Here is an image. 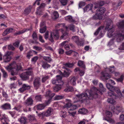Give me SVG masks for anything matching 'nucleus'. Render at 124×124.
Wrapping results in <instances>:
<instances>
[{
	"mask_svg": "<svg viewBox=\"0 0 124 124\" xmlns=\"http://www.w3.org/2000/svg\"><path fill=\"white\" fill-rule=\"evenodd\" d=\"M99 86L100 90L95 87H93L90 90H86L85 93L77 94L76 96L82 103L86 102L87 99L92 100L98 97L99 94L102 95V93L106 91L102 84L100 83Z\"/></svg>",
	"mask_w": 124,
	"mask_h": 124,
	"instance_id": "f257e3e1",
	"label": "nucleus"
},
{
	"mask_svg": "<svg viewBox=\"0 0 124 124\" xmlns=\"http://www.w3.org/2000/svg\"><path fill=\"white\" fill-rule=\"evenodd\" d=\"M112 23V20L110 19H108V21H107L106 26L105 28L106 30L108 31V36L109 38L112 37V39L110 40L108 43V45H110L113 44L115 42V40H116V41L118 42L116 40V37L113 36V35L115 34L116 33H114L111 29V28L109 27V26Z\"/></svg>",
	"mask_w": 124,
	"mask_h": 124,
	"instance_id": "f03ea898",
	"label": "nucleus"
},
{
	"mask_svg": "<svg viewBox=\"0 0 124 124\" xmlns=\"http://www.w3.org/2000/svg\"><path fill=\"white\" fill-rule=\"evenodd\" d=\"M118 27L120 29V31L122 33H117L113 35L114 36L116 37V40L118 42H120L124 39V20H123L119 22Z\"/></svg>",
	"mask_w": 124,
	"mask_h": 124,
	"instance_id": "7ed1b4c3",
	"label": "nucleus"
},
{
	"mask_svg": "<svg viewBox=\"0 0 124 124\" xmlns=\"http://www.w3.org/2000/svg\"><path fill=\"white\" fill-rule=\"evenodd\" d=\"M22 68V66L20 63L17 64L15 61H14L11 62L9 65L6 67V69L10 71V70L13 69H15L17 70H19Z\"/></svg>",
	"mask_w": 124,
	"mask_h": 124,
	"instance_id": "20e7f679",
	"label": "nucleus"
},
{
	"mask_svg": "<svg viewBox=\"0 0 124 124\" xmlns=\"http://www.w3.org/2000/svg\"><path fill=\"white\" fill-rule=\"evenodd\" d=\"M105 11V8L104 7L99 8L98 9L96 10L95 15L93 17V19H102L103 15Z\"/></svg>",
	"mask_w": 124,
	"mask_h": 124,
	"instance_id": "39448f33",
	"label": "nucleus"
},
{
	"mask_svg": "<svg viewBox=\"0 0 124 124\" xmlns=\"http://www.w3.org/2000/svg\"><path fill=\"white\" fill-rule=\"evenodd\" d=\"M33 74V71L31 68H28L25 72L22 73L20 76L21 78L23 80H26L29 79V76Z\"/></svg>",
	"mask_w": 124,
	"mask_h": 124,
	"instance_id": "423d86ee",
	"label": "nucleus"
},
{
	"mask_svg": "<svg viewBox=\"0 0 124 124\" xmlns=\"http://www.w3.org/2000/svg\"><path fill=\"white\" fill-rule=\"evenodd\" d=\"M59 30H54L53 31V32H51L50 37L49 40L51 42H53L54 41L53 38V35L55 39H58L59 38Z\"/></svg>",
	"mask_w": 124,
	"mask_h": 124,
	"instance_id": "0eeeda50",
	"label": "nucleus"
},
{
	"mask_svg": "<svg viewBox=\"0 0 124 124\" xmlns=\"http://www.w3.org/2000/svg\"><path fill=\"white\" fill-rule=\"evenodd\" d=\"M56 79H53L52 80V83L56 85L61 83V84H63L64 82L62 80V77L60 75H58L56 76Z\"/></svg>",
	"mask_w": 124,
	"mask_h": 124,
	"instance_id": "6e6552de",
	"label": "nucleus"
},
{
	"mask_svg": "<svg viewBox=\"0 0 124 124\" xmlns=\"http://www.w3.org/2000/svg\"><path fill=\"white\" fill-rule=\"evenodd\" d=\"M33 84L34 88L38 89L41 85L40 78L39 77H36L34 78L33 82Z\"/></svg>",
	"mask_w": 124,
	"mask_h": 124,
	"instance_id": "1a4fd4ad",
	"label": "nucleus"
},
{
	"mask_svg": "<svg viewBox=\"0 0 124 124\" xmlns=\"http://www.w3.org/2000/svg\"><path fill=\"white\" fill-rule=\"evenodd\" d=\"M53 111V109L49 107L48 108L46 111L44 113V114L43 113L39 114H38V116H40L44 114L45 116L46 117H48L51 116L52 114Z\"/></svg>",
	"mask_w": 124,
	"mask_h": 124,
	"instance_id": "9d476101",
	"label": "nucleus"
},
{
	"mask_svg": "<svg viewBox=\"0 0 124 124\" xmlns=\"http://www.w3.org/2000/svg\"><path fill=\"white\" fill-rule=\"evenodd\" d=\"M72 38L74 39L75 42L78 46H83V42L82 40H80L78 37L77 36H73L72 37Z\"/></svg>",
	"mask_w": 124,
	"mask_h": 124,
	"instance_id": "9b49d317",
	"label": "nucleus"
},
{
	"mask_svg": "<svg viewBox=\"0 0 124 124\" xmlns=\"http://www.w3.org/2000/svg\"><path fill=\"white\" fill-rule=\"evenodd\" d=\"M10 55V53L8 52L3 56V59L5 62H7L10 61L11 58Z\"/></svg>",
	"mask_w": 124,
	"mask_h": 124,
	"instance_id": "f8f14e48",
	"label": "nucleus"
},
{
	"mask_svg": "<svg viewBox=\"0 0 124 124\" xmlns=\"http://www.w3.org/2000/svg\"><path fill=\"white\" fill-rule=\"evenodd\" d=\"M46 5L45 3H42L37 8V14L40 15L41 14L42 10L43 9Z\"/></svg>",
	"mask_w": 124,
	"mask_h": 124,
	"instance_id": "ddd939ff",
	"label": "nucleus"
},
{
	"mask_svg": "<svg viewBox=\"0 0 124 124\" xmlns=\"http://www.w3.org/2000/svg\"><path fill=\"white\" fill-rule=\"evenodd\" d=\"M66 107L68 108H70L69 110H73L77 108V106L76 105H72L70 101H69V102L67 103L66 105Z\"/></svg>",
	"mask_w": 124,
	"mask_h": 124,
	"instance_id": "4468645a",
	"label": "nucleus"
},
{
	"mask_svg": "<svg viewBox=\"0 0 124 124\" xmlns=\"http://www.w3.org/2000/svg\"><path fill=\"white\" fill-rule=\"evenodd\" d=\"M77 79V78L75 77H70L68 81L69 83L70 84L72 85H75L76 84Z\"/></svg>",
	"mask_w": 124,
	"mask_h": 124,
	"instance_id": "2eb2a0df",
	"label": "nucleus"
},
{
	"mask_svg": "<svg viewBox=\"0 0 124 124\" xmlns=\"http://www.w3.org/2000/svg\"><path fill=\"white\" fill-rule=\"evenodd\" d=\"M32 27H30V28H24L23 30L19 31L18 32H16L14 33V35L17 36L18 35H19L22 33H23L26 31L32 30Z\"/></svg>",
	"mask_w": 124,
	"mask_h": 124,
	"instance_id": "dca6fc26",
	"label": "nucleus"
},
{
	"mask_svg": "<svg viewBox=\"0 0 124 124\" xmlns=\"http://www.w3.org/2000/svg\"><path fill=\"white\" fill-rule=\"evenodd\" d=\"M31 87L30 86L25 84H23L22 88H20L19 90L21 92H23L26 90H27L30 89Z\"/></svg>",
	"mask_w": 124,
	"mask_h": 124,
	"instance_id": "f3484780",
	"label": "nucleus"
},
{
	"mask_svg": "<svg viewBox=\"0 0 124 124\" xmlns=\"http://www.w3.org/2000/svg\"><path fill=\"white\" fill-rule=\"evenodd\" d=\"M122 110V108L120 106H118L116 108L114 107L112 110L114 113L118 115L119 113Z\"/></svg>",
	"mask_w": 124,
	"mask_h": 124,
	"instance_id": "a211bd4d",
	"label": "nucleus"
},
{
	"mask_svg": "<svg viewBox=\"0 0 124 124\" xmlns=\"http://www.w3.org/2000/svg\"><path fill=\"white\" fill-rule=\"evenodd\" d=\"M101 74V78L103 79L104 80H107L110 78V75L108 73H104V72H102Z\"/></svg>",
	"mask_w": 124,
	"mask_h": 124,
	"instance_id": "6ab92c4d",
	"label": "nucleus"
},
{
	"mask_svg": "<svg viewBox=\"0 0 124 124\" xmlns=\"http://www.w3.org/2000/svg\"><path fill=\"white\" fill-rule=\"evenodd\" d=\"M54 94L52 93L49 90L46 91L45 94V96L47 98H52L54 96Z\"/></svg>",
	"mask_w": 124,
	"mask_h": 124,
	"instance_id": "aec40b11",
	"label": "nucleus"
},
{
	"mask_svg": "<svg viewBox=\"0 0 124 124\" xmlns=\"http://www.w3.org/2000/svg\"><path fill=\"white\" fill-rule=\"evenodd\" d=\"M1 108L4 110H9L11 109L10 104L8 103H6L2 105Z\"/></svg>",
	"mask_w": 124,
	"mask_h": 124,
	"instance_id": "412c9836",
	"label": "nucleus"
},
{
	"mask_svg": "<svg viewBox=\"0 0 124 124\" xmlns=\"http://www.w3.org/2000/svg\"><path fill=\"white\" fill-rule=\"evenodd\" d=\"M93 5L91 4H88L83 8L84 12H88L91 10L93 8Z\"/></svg>",
	"mask_w": 124,
	"mask_h": 124,
	"instance_id": "4be33fe9",
	"label": "nucleus"
},
{
	"mask_svg": "<svg viewBox=\"0 0 124 124\" xmlns=\"http://www.w3.org/2000/svg\"><path fill=\"white\" fill-rule=\"evenodd\" d=\"M33 100L32 99L30 98H28L25 102V104L26 106L31 105L33 104Z\"/></svg>",
	"mask_w": 124,
	"mask_h": 124,
	"instance_id": "5701e85b",
	"label": "nucleus"
},
{
	"mask_svg": "<svg viewBox=\"0 0 124 124\" xmlns=\"http://www.w3.org/2000/svg\"><path fill=\"white\" fill-rule=\"evenodd\" d=\"M63 85L61 84V83H60L58 85H56V86L53 88L54 91L56 92H58L61 89L62 86Z\"/></svg>",
	"mask_w": 124,
	"mask_h": 124,
	"instance_id": "b1692460",
	"label": "nucleus"
},
{
	"mask_svg": "<svg viewBox=\"0 0 124 124\" xmlns=\"http://www.w3.org/2000/svg\"><path fill=\"white\" fill-rule=\"evenodd\" d=\"M13 30V29L12 28H10L6 29L4 32L3 35L5 36L9 33L12 32Z\"/></svg>",
	"mask_w": 124,
	"mask_h": 124,
	"instance_id": "393cba45",
	"label": "nucleus"
},
{
	"mask_svg": "<svg viewBox=\"0 0 124 124\" xmlns=\"http://www.w3.org/2000/svg\"><path fill=\"white\" fill-rule=\"evenodd\" d=\"M32 8V6H29V7L26 8L24 12V14L26 15H27L29 14L31 12V9Z\"/></svg>",
	"mask_w": 124,
	"mask_h": 124,
	"instance_id": "a878e982",
	"label": "nucleus"
},
{
	"mask_svg": "<svg viewBox=\"0 0 124 124\" xmlns=\"http://www.w3.org/2000/svg\"><path fill=\"white\" fill-rule=\"evenodd\" d=\"M74 71L75 72L79 73L80 75L81 76H83L84 74V72L83 71L81 70L78 68H75Z\"/></svg>",
	"mask_w": 124,
	"mask_h": 124,
	"instance_id": "bb28decb",
	"label": "nucleus"
},
{
	"mask_svg": "<svg viewBox=\"0 0 124 124\" xmlns=\"http://www.w3.org/2000/svg\"><path fill=\"white\" fill-rule=\"evenodd\" d=\"M65 19L66 20L71 23L74 22H75V20L73 19L72 16H69L65 17Z\"/></svg>",
	"mask_w": 124,
	"mask_h": 124,
	"instance_id": "cd10ccee",
	"label": "nucleus"
},
{
	"mask_svg": "<svg viewBox=\"0 0 124 124\" xmlns=\"http://www.w3.org/2000/svg\"><path fill=\"white\" fill-rule=\"evenodd\" d=\"M42 67L45 69H46L50 67V65L47 64L46 61H43L42 62Z\"/></svg>",
	"mask_w": 124,
	"mask_h": 124,
	"instance_id": "c85d7f7f",
	"label": "nucleus"
},
{
	"mask_svg": "<svg viewBox=\"0 0 124 124\" xmlns=\"http://www.w3.org/2000/svg\"><path fill=\"white\" fill-rule=\"evenodd\" d=\"M45 107L44 104H39L35 107V108H37L38 110H42L44 109Z\"/></svg>",
	"mask_w": 124,
	"mask_h": 124,
	"instance_id": "c756f323",
	"label": "nucleus"
},
{
	"mask_svg": "<svg viewBox=\"0 0 124 124\" xmlns=\"http://www.w3.org/2000/svg\"><path fill=\"white\" fill-rule=\"evenodd\" d=\"M106 86L107 88L110 91H114L115 90V87L111 85L110 84L108 83L106 84Z\"/></svg>",
	"mask_w": 124,
	"mask_h": 124,
	"instance_id": "7c9ffc66",
	"label": "nucleus"
},
{
	"mask_svg": "<svg viewBox=\"0 0 124 124\" xmlns=\"http://www.w3.org/2000/svg\"><path fill=\"white\" fill-rule=\"evenodd\" d=\"M105 114L106 116V119H108L109 118H111L112 116V114L110 111H106L105 112Z\"/></svg>",
	"mask_w": 124,
	"mask_h": 124,
	"instance_id": "2f4dec72",
	"label": "nucleus"
},
{
	"mask_svg": "<svg viewBox=\"0 0 124 124\" xmlns=\"http://www.w3.org/2000/svg\"><path fill=\"white\" fill-rule=\"evenodd\" d=\"M104 3L105 2L104 1H98L96 5L94 7V8H96L98 7L102 6Z\"/></svg>",
	"mask_w": 124,
	"mask_h": 124,
	"instance_id": "473e14b6",
	"label": "nucleus"
},
{
	"mask_svg": "<svg viewBox=\"0 0 124 124\" xmlns=\"http://www.w3.org/2000/svg\"><path fill=\"white\" fill-rule=\"evenodd\" d=\"M1 70L2 73V76L4 78H7L8 77V75L7 72L2 68L0 69Z\"/></svg>",
	"mask_w": 124,
	"mask_h": 124,
	"instance_id": "72a5a7b5",
	"label": "nucleus"
},
{
	"mask_svg": "<svg viewBox=\"0 0 124 124\" xmlns=\"http://www.w3.org/2000/svg\"><path fill=\"white\" fill-rule=\"evenodd\" d=\"M74 90V89L73 87L71 86H67L64 90V91L66 92H72Z\"/></svg>",
	"mask_w": 124,
	"mask_h": 124,
	"instance_id": "f704fd0d",
	"label": "nucleus"
},
{
	"mask_svg": "<svg viewBox=\"0 0 124 124\" xmlns=\"http://www.w3.org/2000/svg\"><path fill=\"white\" fill-rule=\"evenodd\" d=\"M124 79V75L122 74L121 75L120 78L116 79V80L117 82L123 83Z\"/></svg>",
	"mask_w": 124,
	"mask_h": 124,
	"instance_id": "c9c22d12",
	"label": "nucleus"
},
{
	"mask_svg": "<svg viewBox=\"0 0 124 124\" xmlns=\"http://www.w3.org/2000/svg\"><path fill=\"white\" fill-rule=\"evenodd\" d=\"M35 99L36 101H41L42 98V96L38 94L35 96Z\"/></svg>",
	"mask_w": 124,
	"mask_h": 124,
	"instance_id": "e433bc0d",
	"label": "nucleus"
},
{
	"mask_svg": "<svg viewBox=\"0 0 124 124\" xmlns=\"http://www.w3.org/2000/svg\"><path fill=\"white\" fill-rule=\"evenodd\" d=\"M103 28V26H100L96 31L94 33V35L95 36H97L99 34L100 31Z\"/></svg>",
	"mask_w": 124,
	"mask_h": 124,
	"instance_id": "4c0bfd02",
	"label": "nucleus"
},
{
	"mask_svg": "<svg viewBox=\"0 0 124 124\" xmlns=\"http://www.w3.org/2000/svg\"><path fill=\"white\" fill-rule=\"evenodd\" d=\"M19 121L21 123V124H25L26 122V118L24 117H22Z\"/></svg>",
	"mask_w": 124,
	"mask_h": 124,
	"instance_id": "58836bf2",
	"label": "nucleus"
},
{
	"mask_svg": "<svg viewBox=\"0 0 124 124\" xmlns=\"http://www.w3.org/2000/svg\"><path fill=\"white\" fill-rule=\"evenodd\" d=\"M87 109L84 108L80 109L78 111L79 113L82 114H86L87 113Z\"/></svg>",
	"mask_w": 124,
	"mask_h": 124,
	"instance_id": "ea45409f",
	"label": "nucleus"
},
{
	"mask_svg": "<svg viewBox=\"0 0 124 124\" xmlns=\"http://www.w3.org/2000/svg\"><path fill=\"white\" fill-rule=\"evenodd\" d=\"M67 42V41H64L61 43V44L62 46H64V47L66 50H69L70 49L69 45H65V43Z\"/></svg>",
	"mask_w": 124,
	"mask_h": 124,
	"instance_id": "a19ab883",
	"label": "nucleus"
},
{
	"mask_svg": "<svg viewBox=\"0 0 124 124\" xmlns=\"http://www.w3.org/2000/svg\"><path fill=\"white\" fill-rule=\"evenodd\" d=\"M33 52L31 50L28 52L26 56V57L28 59H30V57L33 55Z\"/></svg>",
	"mask_w": 124,
	"mask_h": 124,
	"instance_id": "79ce46f5",
	"label": "nucleus"
},
{
	"mask_svg": "<svg viewBox=\"0 0 124 124\" xmlns=\"http://www.w3.org/2000/svg\"><path fill=\"white\" fill-rule=\"evenodd\" d=\"M32 37L33 39L34 40H37L38 39V37L37 36V35L35 32H33L32 35Z\"/></svg>",
	"mask_w": 124,
	"mask_h": 124,
	"instance_id": "37998d69",
	"label": "nucleus"
},
{
	"mask_svg": "<svg viewBox=\"0 0 124 124\" xmlns=\"http://www.w3.org/2000/svg\"><path fill=\"white\" fill-rule=\"evenodd\" d=\"M49 76L47 75H45L43 76L42 78V83L45 82L47 80L49 79Z\"/></svg>",
	"mask_w": 124,
	"mask_h": 124,
	"instance_id": "c03bdc74",
	"label": "nucleus"
},
{
	"mask_svg": "<svg viewBox=\"0 0 124 124\" xmlns=\"http://www.w3.org/2000/svg\"><path fill=\"white\" fill-rule=\"evenodd\" d=\"M67 113L65 111H62L60 113V116L63 118H65L66 116Z\"/></svg>",
	"mask_w": 124,
	"mask_h": 124,
	"instance_id": "a18cd8bd",
	"label": "nucleus"
},
{
	"mask_svg": "<svg viewBox=\"0 0 124 124\" xmlns=\"http://www.w3.org/2000/svg\"><path fill=\"white\" fill-rule=\"evenodd\" d=\"M110 92H108V95L110 96H114V98H116V95L114 94V91H110Z\"/></svg>",
	"mask_w": 124,
	"mask_h": 124,
	"instance_id": "49530a36",
	"label": "nucleus"
},
{
	"mask_svg": "<svg viewBox=\"0 0 124 124\" xmlns=\"http://www.w3.org/2000/svg\"><path fill=\"white\" fill-rule=\"evenodd\" d=\"M61 75L62 76V77L65 76V77H68L69 76V73L68 72L66 71H64L63 73L62 72L60 71Z\"/></svg>",
	"mask_w": 124,
	"mask_h": 124,
	"instance_id": "de8ad7c7",
	"label": "nucleus"
},
{
	"mask_svg": "<svg viewBox=\"0 0 124 124\" xmlns=\"http://www.w3.org/2000/svg\"><path fill=\"white\" fill-rule=\"evenodd\" d=\"M54 18L55 19H56L58 18L59 15L58 12L56 11H55L53 13Z\"/></svg>",
	"mask_w": 124,
	"mask_h": 124,
	"instance_id": "09e8293b",
	"label": "nucleus"
},
{
	"mask_svg": "<svg viewBox=\"0 0 124 124\" xmlns=\"http://www.w3.org/2000/svg\"><path fill=\"white\" fill-rule=\"evenodd\" d=\"M41 28L39 30V32L41 33H43L45 32L46 30V27L45 26L43 27H41Z\"/></svg>",
	"mask_w": 124,
	"mask_h": 124,
	"instance_id": "8fccbe9b",
	"label": "nucleus"
},
{
	"mask_svg": "<svg viewBox=\"0 0 124 124\" xmlns=\"http://www.w3.org/2000/svg\"><path fill=\"white\" fill-rule=\"evenodd\" d=\"M43 59L49 63L52 60L51 58L48 56H44Z\"/></svg>",
	"mask_w": 124,
	"mask_h": 124,
	"instance_id": "3c124183",
	"label": "nucleus"
},
{
	"mask_svg": "<svg viewBox=\"0 0 124 124\" xmlns=\"http://www.w3.org/2000/svg\"><path fill=\"white\" fill-rule=\"evenodd\" d=\"M108 102L111 104H115V101L113 99L111 98H109L107 100Z\"/></svg>",
	"mask_w": 124,
	"mask_h": 124,
	"instance_id": "603ef678",
	"label": "nucleus"
},
{
	"mask_svg": "<svg viewBox=\"0 0 124 124\" xmlns=\"http://www.w3.org/2000/svg\"><path fill=\"white\" fill-rule=\"evenodd\" d=\"M78 65L79 66H81L83 68H85V66L84 65L83 62L82 61H79L78 63Z\"/></svg>",
	"mask_w": 124,
	"mask_h": 124,
	"instance_id": "864d4df0",
	"label": "nucleus"
},
{
	"mask_svg": "<svg viewBox=\"0 0 124 124\" xmlns=\"http://www.w3.org/2000/svg\"><path fill=\"white\" fill-rule=\"evenodd\" d=\"M52 99V98H49L47 101H46L43 103L44 105L45 106V107L50 103Z\"/></svg>",
	"mask_w": 124,
	"mask_h": 124,
	"instance_id": "5fc2aeb1",
	"label": "nucleus"
},
{
	"mask_svg": "<svg viewBox=\"0 0 124 124\" xmlns=\"http://www.w3.org/2000/svg\"><path fill=\"white\" fill-rule=\"evenodd\" d=\"M28 118L29 120L31 122L34 121L36 119L34 116L31 115H29V116Z\"/></svg>",
	"mask_w": 124,
	"mask_h": 124,
	"instance_id": "6e6d98bb",
	"label": "nucleus"
},
{
	"mask_svg": "<svg viewBox=\"0 0 124 124\" xmlns=\"http://www.w3.org/2000/svg\"><path fill=\"white\" fill-rule=\"evenodd\" d=\"M62 4L63 6L67 5L68 0H59Z\"/></svg>",
	"mask_w": 124,
	"mask_h": 124,
	"instance_id": "4d7b16f0",
	"label": "nucleus"
},
{
	"mask_svg": "<svg viewBox=\"0 0 124 124\" xmlns=\"http://www.w3.org/2000/svg\"><path fill=\"white\" fill-rule=\"evenodd\" d=\"M85 5V2L81 1L80 2L79 4V8H81L83 7Z\"/></svg>",
	"mask_w": 124,
	"mask_h": 124,
	"instance_id": "13d9d810",
	"label": "nucleus"
},
{
	"mask_svg": "<svg viewBox=\"0 0 124 124\" xmlns=\"http://www.w3.org/2000/svg\"><path fill=\"white\" fill-rule=\"evenodd\" d=\"M116 89L115 90H114V91H116V92L118 94V95L120 96V95H122V93H121L120 90L119 89H117V88L115 87Z\"/></svg>",
	"mask_w": 124,
	"mask_h": 124,
	"instance_id": "bf43d9fd",
	"label": "nucleus"
},
{
	"mask_svg": "<svg viewBox=\"0 0 124 124\" xmlns=\"http://www.w3.org/2000/svg\"><path fill=\"white\" fill-rule=\"evenodd\" d=\"M8 49L12 50H14L15 49V48L11 44L8 45Z\"/></svg>",
	"mask_w": 124,
	"mask_h": 124,
	"instance_id": "052dcab7",
	"label": "nucleus"
},
{
	"mask_svg": "<svg viewBox=\"0 0 124 124\" xmlns=\"http://www.w3.org/2000/svg\"><path fill=\"white\" fill-rule=\"evenodd\" d=\"M65 65L66 67L71 68L73 66L74 64L73 63H68L65 64Z\"/></svg>",
	"mask_w": 124,
	"mask_h": 124,
	"instance_id": "680f3d73",
	"label": "nucleus"
},
{
	"mask_svg": "<svg viewBox=\"0 0 124 124\" xmlns=\"http://www.w3.org/2000/svg\"><path fill=\"white\" fill-rule=\"evenodd\" d=\"M39 41L42 43H44L45 42V40L43 39V37L41 35H39Z\"/></svg>",
	"mask_w": 124,
	"mask_h": 124,
	"instance_id": "e2e57ef3",
	"label": "nucleus"
},
{
	"mask_svg": "<svg viewBox=\"0 0 124 124\" xmlns=\"http://www.w3.org/2000/svg\"><path fill=\"white\" fill-rule=\"evenodd\" d=\"M64 97L63 96L58 95L56 96L55 97V99L57 100H59L62 99Z\"/></svg>",
	"mask_w": 124,
	"mask_h": 124,
	"instance_id": "0e129e2a",
	"label": "nucleus"
},
{
	"mask_svg": "<svg viewBox=\"0 0 124 124\" xmlns=\"http://www.w3.org/2000/svg\"><path fill=\"white\" fill-rule=\"evenodd\" d=\"M68 34L67 32H65L63 34L61 37L63 39L67 37L68 35Z\"/></svg>",
	"mask_w": 124,
	"mask_h": 124,
	"instance_id": "69168bd1",
	"label": "nucleus"
},
{
	"mask_svg": "<svg viewBox=\"0 0 124 124\" xmlns=\"http://www.w3.org/2000/svg\"><path fill=\"white\" fill-rule=\"evenodd\" d=\"M20 42L19 41H17L13 43V45L16 47H18L19 46Z\"/></svg>",
	"mask_w": 124,
	"mask_h": 124,
	"instance_id": "338daca9",
	"label": "nucleus"
},
{
	"mask_svg": "<svg viewBox=\"0 0 124 124\" xmlns=\"http://www.w3.org/2000/svg\"><path fill=\"white\" fill-rule=\"evenodd\" d=\"M106 120L108 122H109L112 123H113L115 122V121L111 118H109L108 119H106Z\"/></svg>",
	"mask_w": 124,
	"mask_h": 124,
	"instance_id": "774afa93",
	"label": "nucleus"
}]
</instances>
